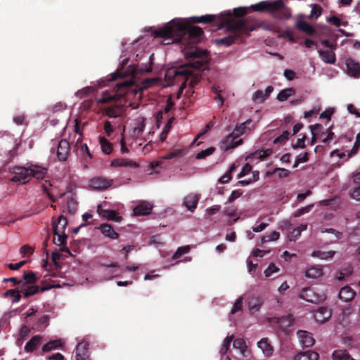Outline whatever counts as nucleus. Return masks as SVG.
Returning a JSON list of instances; mask_svg holds the SVG:
<instances>
[{"instance_id": "b1692460", "label": "nucleus", "mask_w": 360, "mask_h": 360, "mask_svg": "<svg viewBox=\"0 0 360 360\" xmlns=\"http://www.w3.org/2000/svg\"><path fill=\"white\" fill-rule=\"evenodd\" d=\"M110 165L112 167H132L137 168L139 167V165L131 160L129 159H114Z\"/></svg>"}, {"instance_id": "ea45409f", "label": "nucleus", "mask_w": 360, "mask_h": 360, "mask_svg": "<svg viewBox=\"0 0 360 360\" xmlns=\"http://www.w3.org/2000/svg\"><path fill=\"white\" fill-rule=\"evenodd\" d=\"M251 122L252 121L250 120H248L244 123H242L239 126H237L232 133L237 138H238L240 136H241L242 134H243L245 132V130H246V128H247V124H250Z\"/></svg>"}, {"instance_id": "338daca9", "label": "nucleus", "mask_w": 360, "mask_h": 360, "mask_svg": "<svg viewBox=\"0 0 360 360\" xmlns=\"http://www.w3.org/2000/svg\"><path fill=\"white\" fill-rule=\"evenodd\" d=\"M252 170V166L249 163H246L243 167L242 168V170L240 171V172L239 173L238 177V178H241L243 176H245V175H247L249 172H250V171Z\"/></svg>"}, {"instance_id": "39448f33", "label": "nucleus", "mask_w": 360, "mask_h": 360, "mask_svg": "<svg viewBox=\"0 0 360 360\" xmlns=\"http://www.w3.org/2000/svg\"><path fill=\"white\" fill-rule=\"evenodd\" d=\"M10 172L14 174L11 179L13 182L27 184L32 177L42 179L45 177L47 169L36 165H31L28 167L22 166H13L10 168Z\"/></svg>"}, {"instance_id": "37998d69", "label": "nucleus", "mask_w": 360, "mask_h": 360, "mask_svg": "<svg viewBox=\"0 0 360 360\" xmlns=\"http://www.w3.org/2000/svg\"><path fill=\"white\" fill-rule=\"evenodd\" d=\"M233 335L227 336L224 339L223 345H222V347H221V348L220 349V354L221 355H224L228 352V350L229 349V347H230L231 342L233 341Z\"/></svg>"}, {"instance_id": "bb28decb", "label": "nucleus", "mask_w": 360, "mask_h": 360, "mask_svg": "<svg viewBox=\"0 0 360 360\" xmlns=\"http://www.w3.org/2000/svg\"><path fill=\"white\" fill-rule=\"evenodd\" d=\"M333 360H355L346 349H335L331 354Z\"/></svg>"}, {"instance_id": "5fc2aeb1", "label": "nucleus", "mask_w": 360, "mask_h": 360, "mask_svg": "<svg viewBox=\"0 0 360 360\" xmlns=\"http://www.w3.org/2000/svg\"><path fill=\"white\" fill-rule=\"evenodd\" d=\"M290 132L288 130H285L283 131V133L279 136L276 138L274 142L275 143H284L287 140H288Z\"/></svg>"}, {"instance_id": "de8ad7c7", "label": "nucleus", "mask_w": 360, "mask_h": 360, "mask_svg": "<svg viewBox=\"0 0 360 360\" xmlns=\"http://www.w3.org/2000/svg\"><path fill=\"white\" fill-rule=\"evenodd\" d=\"M235 169L234 165H232L229 169L219 179L221 184L228 183L231 179V173Z\"/></svg>"}, {"instance_id": "c85d7f7f", "label": "nucleus", "mask_w": 360, "mask_h": 360, "mask_svg": "<svg viewBox=\"0 0 360 360\" xmlns=\"http://www.w3.org/2000/svg\"><path fill=\"white\" fill-rule=\"evenodd\" d=\"M101 233L111 239H117L119 236L118 233L115 231L112 226L108 224H103L100 226Z\"/></svg>"}, {"instance_id": "2eb2a0df", "label": "nucleus", "mask_w": 360, "mask_h": 360, "mask_svg": "<svg viewBox=\"0 0 360 360\" xmlns=\"http://www.w3.org/2000/svg\"><path fill=\"white\" fill-rule=\"evenodd\" d=\"M98 212L103 217L108 220H112L116 222H119L122 220V217L119 216L117 212L112 210H103L101 208V205L98 206Z\"/></svg>"}, {"instance_id": "473e14b6", "label": "nucleus", "mask_w": 360, "mask_h": 360, "mask_svg": "<svg viewBox=\"0 0 360 360\" xmlns=\"http://www.w3.org/2000/svg\"><path fill=\"white\" fill-rule=\"evenodd\" d=\"M22 283L27 285L35 284L37 281L36 274L32 271H25L22 276Z\"/></svg>"}, {"instance_id": "c03bdc74", "label": "nucleus", "mask_w": 360, "mask_h": 360, "mask_svg": "<svg viewBox=\"0 0 360 360\" xmlns=\"http://www.w3.org/2000/svg\"><path fill=\"white\" fill-rule=\"evenodd\" d=\"M233 347L240 349L242 354H244L245 348L247 347L245 341L243 338H236L233 341Z\"/></svg>"}, {"instance_id": "1a4fd4ad", "label": "nucleus", "mask_w": 360, "mask_h": 360, "mask_svg": "<svg viewBox=\"0 0 360 360\" xmlns=\"http://www.w3.org/2000/svg\"><path fill=\"white\" fill-rule=\"evenodd\" d=\"M70 143L66 139L60 140L58 143L56 155L59 161H66L70 155Z\"/></svg>"}, {"instance_id": "f257e3e1", "label": "nucleus", "mask_w": 360, "mask_h": 360, "mask_svg": "<svg viewBox=\"0 0 360 360\" xmlns=\"http://www.w3.org/2000/svg\"><path fill=\"white\" fill-rule=\"evenodd\" d=\"M204 32L198 26L191 25L179 19H174L163 27L157 29L153 34L155 37L162 38L166 44L188 41L190 44L200 41Z\"/></svg>"}, {"instance_id": "774afa93", "label": "nucleus", "mask_w": 360, "mask_h": 360, "mask_svg": "<svg viewBox=\"0 0 360 360\" xmlns=\"http://www.w3.org/2000/svg\"><path fill=\"white\" fill-rule=\"evenodd\" d=\"M350 196L356 200H360V185L356 186L351 191Z\"/></svg>"}, {"instance_id": "c9c22d12", "label": "nucleus", "mask_w": 360, "mask_h": 360, "mask_svg": "<svg viewBox=\"0 0 360 360\" xmlns=\"http://www.w3.org/2000/svg\"><path fill=\"white\" fill-rule=\"evenodd\" d=\"M335 254V251L323 252V251L318 250V251L313 252L311 253V256L313 257H317L321 259H327L329 258H332Z\"/></svg>"}, {"instance_id": "c756f323", "label": "nucleus", "mask_w": 360, "mask_h": 360, "mask_svg": "<svg viewBox=\"0 0 360 360\" xmlns=\"http://www.w3.org/2000/svg\"><path fill=\"white\" fill-rule=\"evenodd\" d=\"M41 337L35 335L32 337L25 345V351L26 352H33L41 343Z\"/></svg>"}, {"instance_id": "cd10ccee", "label": "nucleus", "mask_w": 360, "mask_h": 360, "mask_svg": "<svg viewBox=\"0 0 360 360\" xmlns=\"http://www.w3.org/2000/svg\"><path fill=\"white\" fill-rule=\"evenodd\" d=\"M319 355L312 350L300 352L295 356V360H318Z\"/></svg>"}, {"instance_id": "ddd939ff", "label": "nucleus", "mask_w": 360, "mask_h": 360, "mask_svg": "<svg viewBox=\"0 0 360 360\" xmlns=\"http://www.w3.org/2000/svg\"><path fill=\"white\" fill-rule=\"evenodd\" d=\"M300 342L303 347H309L312 346L315 340L312 334L305 330H298L297 333Z\"/></svg>"}, {"instance_id": "4be33fe9", "label": "nucleus", "mask_w": 360, "mask_h": 360, "mask_svg": "<svg viewBox=\"0 0 360 360\" xmlns=\"http://www.w3.org/2000/svg\"><path fill=\"white\" fill-rule=\"evenodd\" d=\"M199 198L195 194H188L184 199V205L191 212H193L198 203Z\"/></svg>"}, {"instance_id": "7ed1b4c3", "label": "nucleus", "mask_w": 360, "mask_h": 360, "mask_svg": "<svg viewBox=\"0 0 360 360\" xmlns=\"http://www.w3.org/2000/svg\"><path fill=\"white\" fill-rule=\"evenodd\" d=\"M134 82L125 80L116 84L115 91L112 94H104L99 100L100 103H105L110 101H118L119 104L113 105L105 108V115L109 117H118L123 112L122 100L128 93L130 88L133 87Z\"/></svg>"}, {"instance_id": "6ab92c4d", "label": "nucleus", "mask_w": 360, "mask_h": 360, "mask_svg": "<svg viewBox=\"0 0 360 360\" xmlns=\"http://www.w3.org/2000/svg\"><path fill=\"white\" fill-rule=\"evenodd\" d=\"M356 295L355 291L349 286L342 287L338 294V297L344 302H348L352 301Z\"/></svg>"}, {"instance_id": "2f4dec72", "label": "nucleus", "mask_w": 360, "mask_h": 360, "mask_svg": "<svg viewBox=\"0 0 360 360\" xmlns=\"http://www.w3.org/2000/svg\"><path fill=\"white\" fill-rule=\"evenodd\" d=\"M216 18L214 15H205L202 16H193L191 18V20L193 23H210Z\"/></svg>"}, {"instance_id": "6e6552de", "label": "nucleus", "mask_w": 360, "mask_h": 360, "mask_svg": "<svg viewBox=\"0 0 360 360\" xmlns=\"http://www.w3.org/2000/svg\"><path fill=\"white\" fill-rule=\"evenodd\" d=\"M299 297L308 302L314 304L322 303L326 299V296L324 293H317L311 287L303 288Z\"/></svg>"}, {"instance_id": "dca6fc26", "label": "nucleus", "mask_w": 360, "mask_h": 360, "mask_svg": "<svg viewBox=\"0 0 360 360\" xmlns=\"http://www.w3.org/2000/svg\"><path fill=\"white\" fill-rule=\"evenodd\" d=\"M331 316V311L324 307H319L314 313V318L316 322L324 323Z\"/></svg>"}, {"instance_id": "a211bd4d", "label": "nucleus", "mask_w": 360, "mask_h": 360, "mask_svg": "<svg viewBox=\"0 0 360 360\" xmlns=\"http://www.w3.org/2000/svg\"><path fill=\"white\" fill-rule=\"evenodd\" d=\"M346 66L348 75L354 77H360V64L353 59H348L346 61Z\"/></svg>"}, {"instance_id": "680f3d73", "label": "nucleus", "mask_w": 360, "mask_h": 360, "mask_svg": "<svg viewBox=\"0 0 360 360\" xmlns=\"http://www.w3.org/2000/svg\"><path fill=\"white\" fill-rule=\"evenodd\" d=\"M253 101L257 103H262L266 98L264 92L261 90L257 91L252 98Z\"/></svg>"}, {"instance_id": "09e8293b", "label": "nucleus", "mask_w": 360, "mask_h": 360, "mask_svg": "<svg viewBox=\"0 0 360 360\" xmlns=\"http://www.w3.org/2000/svg\"><path fill=\"white\" fill-rule=\"evenodd\" d=\"M189 250H190L189 245L180 247L177 249V250L175 252V253L172 256V259H176L179 258L182 255L188 252Z\"/></svg>"}, {"instance_id": "9b49d317", "label": "nucleus", "mask_w": 360, "mask_h": 360, "mask_svg": "<svg viewBox=\"0 0 360 360\" xmlns=\"http://www.w3.org/2000/svg\"><path fill=\"white\" fill-rule=\"evenodd\" d=\"M246 304L251 314L258 311L263 304L262 298L258 295H249L246 300Z\"/></svg>"}, {"instance_id": "7c9ffc66", "label": "nucleus", "mask_w": 360, "mask_h": 360, "mask_svg": "<svg viewBox=\"0 0 360 360\" xmlns=\"http://www.w3.org/2000/svg\"><path fill=\"white\" fill-rule=\"evenodd\" d=\"M323 275V269L320 266H312L305 271V276L316 278Z\"/></svg>"}, {"instance_id": "052dcab7", "label": "nucleus", "mask_w": 360, "mask_h": 360, "mask_svg": "<svg viewBox=\"0 0 360 360\" xmlns=\"http://www.w3.org/2000/svg\"><path fill=\"white\" fill-rule=\"evenodd\" d=\"M321 11H322V9L320 6L316 5V4L314 5L311 8V11L310 18H317L319 16L321 15Z\"/></svg>"}, {"instance_id": "f8f14e48", "label": "nucleus", "mask_w": 360, "mask_h": 360, "mask_svg": "<svg viewBox=\"0 0 360 360\" xmlns=\"http://www.w3.org/2000/svg\"><path fill=\"white\" fill-rule=\"evenodd\" d=\"M153 205L148 201H141L133 209L134 214L136 216H145L151 213Z\"/></svg>"}, {"instance_id": "0e129e2a", "label": "nucleus", "mask_w": 360, "mask_h": 360, "mask_svg": "<svg viewBox=\"0 0 360 360\" xmlns=\"http://www.w3.org/2000/svg\"><path fill=\"white\" fill-rule=\"evenodd\" d=\"M321 44L323 45L326 48H328L330 49L329 51H334L335 50H336L337 47H338V45H337V43L335 41V42H330L329 40L328 39H323L321 41Z\"/></svg>"}, {"instance_id": "13d9d810", "label": "nucleus", "mask_w": 360, "mask_h": 360, "mask_svg": "<svg viewBox=\"0 0 360 360\" xmlns=\"http://www.w3.org/2000/svg\"><path fill=\"white\" fill-rule=\"evenodd\" d=\"M20 252L22 255V257H27L30 256L34 252V249L30 247L29 245H22L20 248Z\"/></svg>"}, {"instance_id": "4c0bfd02", "label": "nucleus", "mask_w": 360, "mask_h": 360, "mask_svg": "<svg viewBox=\"0 0 360 360\" xmlns=\"http://www.w3.org/2000/svg\"><path fill=\"white\" fill-rule=\"evenodd\" d=\"M100 144L102 151L105 154H110L112 151V144L104 137H100Z\"/></svg>"}, {"instance_id": "412c9836", "label": "nucleus", "mask_w": 360, "mask_h": 360, "mask_svg": "<svg viewBox=\"0 0 360 360\" xmlns=\"http://www.w3.org/2000/svg\"><path fill=\"white\" fill-rule=\"evenodd\" d=\"M319 57L321 59L327 64H335L336 61L335 53L329 50H319Z\"/></svg>"}, {"instance_id": "4d7b16f0", "label": "nucleus", "mask_w": 360, "mask_h": 360, "mask_svg": "<svg viewBox=\"0 0 360 360\" xmlns=\"http://www.w3.org/2000/svg\"><path fill=\"white\" fill-rule=\"evenodd\" d=\"M279 268H278L274 263H271L269 266L264 270V275L266 277L271 276L274 273L278 272Z\"/></svg>"}, {"instance_id": "69168bd1", "label": "nucleus", "mask_w": 360, "mask_h": 360, "mask_svg": "<svg viewBox=\"0 0 360 360\" xmlns=\"http://www.w3.org/2000/svg\"><path fill=\"white\" fill-rule=\"evenodd\" d=\"M233 14L236 17H238V18L243 17V16L246 15V13H247V8H245V7L236 8L233 9Z\"/></svg>"}, {"instance_id": "603ef678", "label": "nucleus", "mask_w": 360, "mask_h": 360, "mask_svg": "<svg viewBox=\"0 0 360 360\" xmlns=\"http://www.w3.org/2000/svg\"><path fill=\"white\" fill-rule=\"evenodd\" d=\"M189 75L188 76V80L186 81V84L188 83L189 86L191 87H194L195 85L198 84L199 82V77L193 74V71L189 69Z\"/></svg>"}, {"instance_id": "f704fd0d", "label": "nucleus", "mask_w": 360, "mask_h": 360, "mask_svg": "<svg viewBox=\"0 0 360 360\" xmlns=\"http://www.w3.org/2000/svg\"><path fill=\"white\" fill-rule=\"evenodd\" d=\"M323 128V126L321 124H315L314 125L310 126L311 132L312 134V138L311 141V145L314 144L317 139H321V136L319 135V131L318 130L321 129Z\"/></svg>"}, {"instance_id": "393cba45", "label": "nucleus", "mask_w": 360, "mask_h": 360, "mask_svg": "<svg viewBox=\"0 0 360 360\" xmlns=\"http://www.w3.org/2000/svg\"><path fill=\"white\" fill-rule=\"evenodd\" d=\"M295 27L309 36H313L316 33L315 29L311 25L302 20L296 22Z\"/></svg>"}, {"instance_id": "f03ea898", "label": "nucleus", "mask_w": 360, "mask_h": 360, "mask_svg": "<svg viewBox=\"0 0 360 360\" xmlns=\"http://www.w3.org/2000/svg\"><path fill=\"white\" fill-rule=\"evenodd\" d=\"M230 34L219 40V42L226 46L239 44L243 41L245 37H248L251 31L255 30L257 23L251 18L245 19H226L224 22Z\"/></svg>"}, {"instance_id": "0eeeda50", "label": "nucleus", "mask_w": 360, "mask_h": 360, "mask_svg": "<svg viewBox=\"0 0 360 360\" xmlns=\"http://www.w3.org/2000/svg\"><path fill=\"white\" fill-rule=\"evenodd\" d=\"M188 55L192 61L186 65L188 66L190 70L191 68H192L195 70H204L207 68L208 52L206 50L195 49V50L190 51Z\"/></svg>"}, {"instance_id": "58836bf2", "label": "nucleus", "mask_w": 360, "mask_h": 360, "mask_svg": "<svg viewBox=\"0 0 360 360\" xmlns=\"http://www.w3.org/2000/svg\"><path fill=\"white\" fill-rule=\"evenodd\" d=\"M61 346V342L60 340H51L46 344L44 345L42 347V352H47L51 351L54 349L58 348Z\"/></svg>"}, {"instance_id": "49530a36", "label": "nucleus", "mask_w": 360, "mask_h": 360, "mask_svg": "<svg viewBox=\"0 0 360 360\" xmlns=\"http://www.w3.org/2000/svg\"><path fill=\"white\" fill-rule=\"evenodd\" d=\"M280 237V233L278 231H272L269 235L264 236L262 238V240L263 243L275 241L277 240Z\"/></svg>"}, {"instance_id": "e2e57ef3", "label": "nucleus", "mask_w": 360, "mask_h": 360, "mask_svg": "<svg viewBox=\"0 0 360 360\" xmlns=\"http://www.w3.org/2000/svg\"><path fill=\"white\" fill-rule=\"evenodd\" d=\"M312 207H313V205H309L304 207H302V208L297 210L294 213L293 215L295 217H299L302 216V214L309 212L311 210V209L312 208Z\"/></svg>"}, {"instance_id": "bf43d9fd", "label": "nucleus", "mask_w": 360, "mask_h": 360, "mask_svg": "<svg viewBox=\"0 0 360 360\" xmlns=\"http://www.w3.org/2000/svg\"><path fill=\"white\" fill-rule=\"evenodd\" d=\"M273 173L278 175L279 178H283L288 176L290 171L284 168L277 167L274 169Z\"/></svg>"}, {"instance_id": "3c124183", "label": "nucleus", "mask_w": 360, "mask_h": 360, "mask_svg": "<svg viewBox=\"0 0 360 360\" xmlns=\"http://www.w3.org/2000/svg\"><path fill=\"white\" fill-rule=\"evenodd\" d=\"M243 300V297L242 296H240L236 300V302L233 304V309L231 311V314H233L242 310Z\"/></svg>"}, {"instance_id": "8fccbe9b", "label": "nucleus", "mask_w": 360, "mask_h": 360, "mask_svg": "<svg viewBox=\"0 0 360 360\" xmlns=\"http://www.w3.org/2000/svg\"><path fill=\"white\" fill-rule=\"evenodd\" d=\"M54 236H57L58 238L57 240L56 239H53V243L56 245H62L64 244H67V238L68 236L65 233L54 234Z\"/></svg>"}, {"instance_id": "a19ab883", "label": "nucleus", "mask_w": 360, "mask_h": 360, "mask_svg": "<svg viewBox=\"0 0 360 360\" xmlns=\"http://www.w3.org/2000/svg\"><path fill=\"white\" fill-rule=\"evenodd\" d=\"M212 91L216 94L214 100L218 103L219 107L221 108L224 105V99L221 94V90L218 89L215 86H212Z\"/></svg>"}, {"instance_id": "864d4df0", "label": "nucleus", "mask_w": 360, "mask_h": 360, "mask_svg": "<svg viewBox=\"0 0 360 360\" xmlns=\"http://www.w3.org/2000/svg\"><path fill=\"white\" fill-rule=\"evenodd\" d=\"M30 333V328L29 326L26 325H23L20 330L19 332V338L18 340H23L25 339Z\"/></svg>"}, {"instance_id": "e433bc0d", "label": "nucleus", "mask_w": 360, "mask_h": 360, "mask_svg": "<svg viewBox=\"0 0 360 360\" xmlns=\"http://www.w3.org/2000/svg\"><path fill=\"white\" fill-rule=\"evenodd\" d=\"M174 120V117H171L168 120L167 122L166 123V124L165 125V127L163 128L162 131L161 132V134L160 135V141L163 142L167 139V134H168L169 130L171 129V127H172Z\"/></svg>"}, {"instance_id": "a18cd8bd", "label": "nucleus", "mask_w": 360, "mask_h": 360, "mask_svg": "<svg viewBox=\"0 0 360 360\" xmlns=\"http://www.w3.org/2000/svg\"><path fill=\"white\" fill-rule=\"evenodd\" d=\"M216 148L214 147H209L208 148L201 150L200 153H198L196 155L195 158L198 160L205 158L206 157L212 155L214 151Z\"/></svg>"}, {"instance_id": "20e7f679", "label": "nucleus", "mask_w": 360, "mask_h": 360, "mask_svg": "<svg viewBox=\"0 0 360 360\" xmlns=\"http://www.w3.org/2000/svg\"><path fill=\"white\" fill-rule=\"evenodd\" d=\"M250 8L257 12H269L278 20H288L291 16V10L285 6L283 0L262 1Z\"/></svg>"}, {"instance_id": "5701e85b", "label": "nucleus", "mask_w": 360, "mask_h": 360, "mask_svg": "<svg viewBox=\"0 0 360 360\" xmlns=\"http://www.w3.org/2000/svg\"><path fill=\"white\" fill-rule=\"evenodd\" d=\"M257 346L259 349H262L264 355L266 357H269L273 354L274 348L271 345V344L269 342L268 338H264L261 339L257 342Z\"/></svg>"}, {"instance_id": "9d476101", "label": "nucleus", "mask_w": 360, "mask_h": 360, "mask_svg": "<svg viewBox=\"0 0 360 360\" xmlns=\"http://www.w3.org/2000/svg\"><path fill=\"white\" fill-rule=\"evenodd\" d=\"M237 137L233 133L226 136L221 142V150L226 151L242 144L243 139L235 141Z\"/></svg>"}, {"instance_id": "6e6d98bb", "label": "nucleus", "mask_w": 360, "mask_h": 360, "mask_svg": "<svg viewBox=\"0 0 360 360\" xmlns=\"http://www.w3.org/2000/svg\"><path fill=\"white\" fill-rule=\"evenodd\" d=\"M309 153L300 154L293 165V167H297L300 163H304L309 160Z\"/></svg>"}, {"instance_id": "4468645a", "label": "nucleus", "mask_w": 360, "mask_h": 360, "mask_svg": "<svg viewBox=\"0 0 360 360\" xmlns=\"http://www.w3.org/2000/svg\"><path fill=\"white\" fill-rule=\"evenodd\" d=\"M90 186L96 190H103L111 186V181L104 177H94L91 179Z\"/></svg>"}, {"instance_id": "a878e982", "label": "nucleus", "mask_w": 360, "mask_h": 360, "mask_svg": "<svg viewBox=\"0 0 360 360\" xmlns=\"http://www.w3.org/2000/svg\"><path fill=\"white\" fill-rule=\"evenodd\" d=\"M20 292L23 293V297L25 298L34 295L39 292V287L34 285V284L27 287L25 283H22L20 286Z\"/></svg>"}, {"instance_id": "aec40b11", "label": "nucleus", "mask_w": 360, "mask_h": 360, "mask_svg": "<svg viewBox=\"0 0 360 360\" xmlns=\"http://www.w3.org/2000/svg\"><path fill=\"white\" fill-rule=\"evenodd\" d=\"M53 234L65 233L68 225V220L63 215L58 217L57 221L53 222Z\"/></svg>"}, {"instance_id": "72a5a7b5", "label": "nucleus", "mask_w": 360, "mask_h": 360, "mask_svg": "<svg viewBox=\"0 0 360 360\" xmlns=\"http://www.w3.org/2000/svg\"><path fill=\"white\" fill-rule=\"evenodd\" d=\"M295 94V90L294 88H292V87L287 88V89H283L282 91H281L278 93V94L277 96V99L279 101H285L289 97L294 95Z\"/></svg>"}, {"instance_id": "79ce46f5", "label": "nucleus", "mask_w": 360, "mask_h": 360, "mask_svg": "<svg viewBox=\"0 0 360 360\" xmlns=\"http://www.w3.org/2000/svg\"><path fill=\"white\" fill-rule=\"evenodd\" d=\"M6 295L13 298V302H18L20 300L21 295L18 289H10L6 292Z\"/></svg>"}, {"instance_id": "423d86ee", "label": "nucleus", "mask_w": 360, "mask_h": 360, "mask_svg": "<svg viewBox=\"0 0 360 360\" xmlns=\"http://www.w3.org/2000/svg\"><path fill=\"white\" fill-rule=\"evenodd\" d=\"M189 73V68L186 65H182L178 68H169L165 72V79L168 82V85L181 83L179 92H182L186 86Z\"/></svg>"}, {"instance_id": "f3484780", "label": "nucleus", "mask_w": 360, "mask_h": 360, "mask_svg": "<svg viewBox=\"0 0 360 360\" xmlns=\"http://www.w3.org/2000/svg\"><path fill=\"white\" fill-rule=\"evenodd\" d=\"M89 357V344L79 342L76 347V360H85Z\"/></svg>"}]
</instances>
